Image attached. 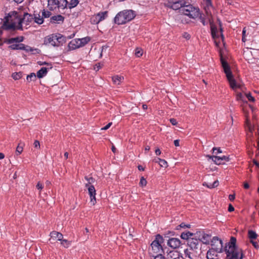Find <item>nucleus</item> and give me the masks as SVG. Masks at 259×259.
I'll return each mask as SVG.
<instances>
[{
    "label": "nucleus",
    "instance_id": "f257e3e1",
    "mask_svg": "<svg viewBox=\"0 0 259 259\" xmlns=\"http://www.w3.org/2000/svg\"><path fill=\"white\" fill-rule=\"evenodd\" d=\"M2 23L1 28L6 30H23V25H30L33 22L32 14L24 12L22 16H19L16 11L9 12L4 18L1 19Z\"/></svg>",
    "mask_w": 259,
    "mask_h": 259
},
{
    "label": "nucleus",
    "instance_id": "f03ea898",
    "mask_svg": "<svg viewBox=\"0 0 259 259\" xmlns=\"http://www.w3.org/2000/svg\"><path fill=\"white\" fill-rule=\"evenodd\" d=\"M136 12L132 10H124L118 13L114 19L117 25H123L131 21L136 17Z\"/></svg>",
    "mask_w": 259,
    "mask_h": 259
},
{
    "label": "nucleus",
    "instance_id": "7ed1b4c3",
    "mask_svg": "<svg viewBox=\"0 0 259 259\" xmlns=\"http://www.w3.org/2000/svg\"><path fill=\"white\" fill-rule=\"evenodd\" d=\"M222 67L223 71L226 74L230 88L235 91H236L237 89L243 91V87L241 84L237 83L236 80L234 79L233 72L235 69L234 68L231 67H233V66H222Z\"/></svg>",
    "mask_w": 259,
    "mask_h": 259
},
{
    "label": "nucleus",
    "instance_id": "20e7f679",
    "mask_svg": "<svg viewBox=\"0 0 259 259\" xmlns=\"http://www.w3.org/2000/svg\"><path fill=\"white\" fill-rule=\"evenodd\" d=\"M164 242L163 237L160 234H157L154 240L151 243V251L150 252L151 256L153 254H162L164 252L162 244Z\"/></svg>",
    "mask_w": 259,
    "mask_h": 259
},
{
    "label": "nucleus",
    "instance_id": "39448f33",
    "mask_svg": "<svg viewBox=\"0 0 259 259\" xmlns=\"http://www.w3.org/2000/svg\"><path fill=\"white\" fill-rule=\"evenodd\" d=\"M181 13L192 19H196L200 15V10L198 7L191 4H186L181 9Z\"/></svg>",
    "mask_w": 259,
    "mask_h": 259
},
{
    "label": "nucleus",
    "instance_id": "423d86ee",
    "mask_svg": "<svg viewBox=\"0 0 259 259\" xmlns=\"http://www.w3.org/2000/svg\"><path fill=\"white\" fill-rule=\"evenodd\" d=\"M236 238L235 237H232L230 242L229 243L228 249H225V251L227 254L226 259L239 258V252L236 250Z\"/></svg>",
    "mask_w": 259,
    "mask_h": 259
},
{
    "label": "nucleus",
    "instance_id": "0eeeda50",
    "mask_svg": "<svg viewBox=\"0 0 259 259\" xmlns=\"http://www.w3.org/2000/svg\"><path fill=\"white\" fill-rule=\"evenodd\" d=\"M10 45L9 46V48L11 50H24L26 52H31L32 54H34V51H37L36 49H34L32 48L26 46L23 44H10Z\"/></svg>",
    "mask_w": 259,
    "mask_h": 259
},
{
    "label": "nucleus",
    "instance_id": "6e6552de",
    "mask_svg": "<svg viewBox=\"0 0 259 259\" xmlns=\"http://www.w3.org/2000/svg\"><path fill=\"white\" fill-rule=\"evenodd\" d=\"M187 3L184 0H176L175 1H169L168 3V6L173 10H180V12L181 13V9Z\"/></svg>",
    "mask_w": 259,
    "mask_h": 259
},
{
    "label": "nucleus",
    "instance_id": "1a4fd4ad",
    "mask_svg": "<svg viewBox=\"0 0 259 259\" xmlns=\"http://www.w3.org/2000/svg\"><path fill=\"white\" fill-rule=\"evenodd\" d=\"M212 249L215 250L218 252H221L223 249V242L217 237H213L211 241Z\"/></svg>",
    "mask_w": 259,
    "mask_h": 259
},
{
    "label": "nucleus",
    "instance_id": "9d476101",
    "mask_svg": "<svg viewBox=\"0 0 259 259\" xmlns=\"http://www.w3.org/2000/svg\"><path fill=\"white\" fill-rule=\"evenodd\" d=\"M85 187L88 188L89 194L91 198V202L94 205L96 203V190L95 187L92 185L85 184Z\"/></svg>",
    "mask_w": 259,
    "mask_h": 259
},
{
    "label": "nucleus",
    "instance_id": "9b49d317",
    "mask_svg": "<svg viewBox=\"0 0 259 259\" xmlns=\"http://www.w3.org/2000/svg\"><path fill=\"white\" fill-rule=\"evenodd\" d=\"M167 245L172 249H177L180 247L181 241L178 238H171L168 240Z\"/></svg>",
    "mask_w": 259,
    "mask_h": 259
},
{
    "label": "nucleus",
    "instance_id": "f8f14e48",
    "mask_svg": "<svg viewBox=\"0 0 259 259\" xmlns=\"http://www.w3.org/2000/svg\"><path fill=\"white\" fill-rule=\"evenodd\" d=\"M195 237H198L200 241H202L204 244H209L210 240V236L208 234L204 233L203 232H197L195 234Z\"/></svg>",
    "mask_w": 259,
    "mask_h": 259
},
{
    "label": "nucleus",
    "instance_id": "ddd939ff",
    "mask_svg": "<svg viewBox=\"0 0 259 259\" xmlns=\"http://www.w3.org/2000/svg\"><path fill=\"white\" fill-rule=\"evenodd\" d=\"M206 157H208L209 159H211L215 164L218 165L222 164V161L223 160L229 161L230 160L229 156H210L208 155L206 156Z\"/></svg>",
    "mask_w": 259,
    "mask_h": 259
},
{
    "label": "nucleus",
    "instance_id": "4468645a",
    "mask_svg": "<svg viewBox=\"0 0 259 259\" xmlns=\"http://www.w3.org/2000/svg\"><path fill=\"white\" fill-rule=\"evenodd\" d=\"M200 241L196 238L192 237L188 241V245L192 249H198L199 246Z\"/></svg>",
    "mask_w": 259,
    "mask_h": 259
},
{
    "label": "nucleus",
    "instance_id": "2eb2a0df",
    "mask_svg": "<svg viewBox=\"0 0 259 259\" xmlns=\"http://www.w3.org/2000/svg\"><path fill=\"white\" fill-rule=\"evenodd\" d=\"M51 238L50 241L51 243H53V241L55 240L60 241L63 238V235L62 233L52 231L50 233Z\"/></svg>",
    "mask_w": 259,
    "mask_h": 259
},
{
    "label": "nucleus",
    "instance_id": "dca6fc26",
    "mask_svg": "<svg viewBox=\"0 0 259 259\" xmlns=\"http://www.w3.org/2000/svg\"><path fill=\"white\" fill-rule=\"evenodd\" d=\"M33 15V22L38 25L42 24L44 22L43 16L40 15V12H34Z\"/></svg>",
    "mask_w": 259,
    "mask_h": 259
},
{
    "label": "nucleus",
    "instance_id": "f3484780",
    "mask_svg": "<svg viewBox=\"0 0 259 259\" xmlns=\"http://www.w3.org/2000/svg\"><path fill=\"white\" fill-rule=\"evenodd\" d=\"M81 43L79 39L72 40L68 44V48L70 50H73L81 47Z\"/></svg>",
    "mask_w": 259,
    "mask_h": 259
},
{
    "label": "nucleus",
    "instance_id": "a211bd4d",
    "mask_svg": "<svg viewBox=\"0 0 259 259\" xmlns=\"http://www.w3.org/2000/svg\"><path fill=\"white\" fill-rule=\"evenodd\" d=\"M23 40V36H17L8 38L5 40V42L7 44H20L22 42Z\"/></svg>",
    "mask_w": 259,
    "mask_h": 259
},
{
    "label": "nucleus",
    "instance_id": "6ab92c4d",
    "mask_svg": "<svg viewBox=\"0 0 259 259\" xmlns=\"http://www.w3.org/2000/svg\"><path fill=\"white\" fill-rule=\"evenodd\" d=\"M208 21H209L210 25V30H211V34L212 35V37L213 38H215L217 37H218L219 35L218 34V30L216 26H215L213 23L212 21L211 20L210 17H209L208 18Z\"/></svg>",
    "mask_w": 259,
    "mask_h": 259
},
{
    "label": "nucleus",
    "instance_id": "aec40b11",
    "mask_svg": "<svg viewBox=\"0 0 259 259\" xmlns=\"http://www.w3.org/2000/svg\"><path fill=\"white\" fill-rule=\"evenodd\" d=\"M56 34H52L47 38V42L53 46H59Z\"/></svg>",
    "mask_w": 259,
    "mask_h": 259
},
{
    "label": "nucleus",
    "instance_id": "412c9836",
    "mask_svg": "<svg viewBox=\"0 0 259 259\" xmlns=\"http://www.w3.org/2000/svg\"><path fill=\"white\" fill-rule=\"evenodd\" d=\"M64 20V17L61 15H57L53 16L51 17L50 22L52 23H55L56 22L60 23V22H63Z\"/></svg>",
    "mask_w": 259,
    "mask_h": 259
},
{
    "label": "nucleus",
    "instance_id": "4be33fe9",
    "mask_svg": "<svg viewBox=\"0 0 259 259\" xmlns=\"http://www.w3.org/2000/svg\"><path fill=\"white\" fill-rule=\"evenodd\" d=\"M167 259H184L183 256L178 251H170Z\"/></svg>",
    "mask_w": 259,
    "mask_h": 259
},
{
    "label": "nucleus",
    "instance_id": "5701e85b",
    "mask_svg": "<svg viewBox=\"0 0 259 259\" xmlns=\"http://www.w3.org/2000/svg\"><path fill=\"white\" fill-rule=\"evenodd\" d=\"M49 70V68H47L46 67H42L40 70H39L37 72L36 74L37 78H41L46 76Z\"/></svg>",
    "mask_w": 259,
    "mask_h": 259
},
{
    "label": "nucleus",
    "instance_id": "b1692460",
    "mask_svg": "<svg viewBox=\"0 0 259 259\" xmlns=\"http://www.w3.org/2000/svg\"><path fill=\"white\" fill-rule=\"evenodd\" d=\"M123 77L120 75H115L112 77V80L113 83L115 85H119L121 82L123 80Z\"/></svg>",
    "mask_w": 259,
    "mask_h": 259
},
{
    "label": "nucleus",
    "instance_id": "393cba45",
    "mask_svg": "<svg viewBox=\"0 0 259 259\" xmlns=\"http://www.w3.org/2000/svg\"><path fill=\"white\" fill-rule=\"evenodd\" d=\"M217 251L213 249L209 250L206 254L207 259H218L217 258V255L216 254Z\"/></svg>",
    "mask_w": 259,
    "mask_h": 259
},
{
    "label": "nucleus",
    "instance_id": "a878e982",
    "mask_svg": "<svg viewBox=\"0 0 259 259\" xmlns=\"http://www.w3.org/2000/svg\"><path fill=\"white\" fill-rule=\"evenodd\" d=\"M56 4L58 8H67L68 1L67 0H56Z\"/></svg>",
    "mask_w": 259,
    "mask_h": 259
},
{
    "label": "nucleus",
    "instance_id": "bb28decb",
    "mask_svg": "<svg viewBox=\"0 0 259 259\" xmlns=\"http://www.w3.org/2000/svg\"><path fill=\"white\" fill-rule=\"evenodd\" d=\"M48 7L51 11H53L57 8L56 0H48Z\"/></svg>",
    "mask_w": 259,
    "mask_h": 259
},
{
    "label": "nucleus",
    "instance_id": "cd10ccee",
    "mask_svg": "<svg viewBox=\"0 0 259 259\" xmlns=\"http://www.w3.org/2000/svg\"><path fill=\"white\" fill-rule=\"evenodd\" d=\"M79 3V0H70L69 2H68L67 8H69V9L74 8L77 6Z\"/></svg>",
    "mask_w": 259,
    "mask_h": 259
},
{
    "label": "nucleus",
    "instance_id": "c85d7f7f",
    "mask_svg": "<svg viewBox=\"0 0 259 259\" xmlns=\"http://www.w3.org/2000/svg\"><path fill=\"white\" fill-rule=\"evenodd\" d=\"M97 16V17L99 19V20L101 22L104 19H105L108 16V12L107 11H104V12H100L97 14H96Z\"/></svg>",
    "mask_w": 259,
    "mask_h": 259
},
{
    "label": "nucleus",
    "instance_id": "c756f323",
    "mask_svg": "<svg viewBox=\"0 0 259 259\" xmlns=\"http://www.w3.org/2000/svg\"><path fill=\"white\" fill-rule=\"evenodd\" d=\"M57 36V38L58 40V42L59 43V46L62 45L64 43H65L66 41V37L61 34H56Z\"/></svg>",
    "mask_w": 259,
    "mask_h": 259
},
{
    "label": "nucleus",
    "instance_id": "7c9ffc66",
    "mask_svg": "<svg viewBox=\"0 0 259 259\" xmlns=\"http://www.w3.org/2000/svg\"><path fill=\"white\" fill-rule=\"evenodd\" d=\"M194 234L190 232H183L182 233L181 235V237L182 239L184 240H189L191 238V237L193 236Z\"/></svg>",
    "mask_w": 259,
    "mask_h": 259
},
{
    "label": "nucleus",
    "instance_id": "2f4dec72",
    "mask_svg": "<svg viewBox=\"0 0 259 259\" xmlns=\"http://www.w3.org/2000/svg\"><path fill=\"white\" fill-rule=\"evenodd\" d=\"M154 161L157 163H159L160 166L163 167H166L168 166L167 162L164 159H162L159 158L154 159Z\"/></svg>",
    "mask_w": 259,
    "mask_h": 259
},
{
    "label": "nucleus",
    "instance_id": "473e14b6",
    "mask_svg": "<svg viewBox=\"0 0 259 259\" xmlns=\"http://www.w3.org/2000/svg\"><path fill=\"white\" fill-rule=\"evenodd\" d=\"M37 78V75L34 73H31L30 74L28 75L26 77V80L28 82H30L31 81H34L36 80Z\"/></svg>",
    "mask_w": 259,
    "mask_h": 259
},
{
    "label": "nucleus",
    "instance_id": "72a5a7b5",
    "mask_svg": "<svg viewBox=\"0 0 259 259\" xmlns=\"http://www.w3.org/2000/svg\"><path fill=\"white\" fill-rule=\"evenodd\" d=\"M24 146V143L22 142H20L18 144V145L16 148V153L17 155H20V154L22 153V152H23V150Z\"/></svg>",
    "mask_w": 259,
    "mask_h": 259
},
{
    "label": "nucleus",
    "instance_id": "f704fd0d",
    "mask_svg": "<svg viewBox=\"0 0 259 259\" xmlns=\"http://www.w3.org/2000/svg\"><path fill=\"white\" fill-rule=\"evenodd\" d=\"M219 182L218 180L215 181L212 183H209L208 184L205 183L203 184V186H206L207 188L211 189L217 187L219 185Z\"/></svg>",
    "mask_w": 259,
    "mask_h": 259
},
{
    "label": "nucleus",
    "instance_id": "c9c22d12",
    "mask_svg": "<svg viewBox=\"0 0 259 259\" xmlns=\"http://www.w3.org/2000/svg\"><path fill=\"white\" fill-rule=\"evenodd\" d=\"M60 241H61V244L65 248L69 247L71 245V241H69L66 239H63V238Z\"/></svg>",
    "mask_w": 259,
    "mask_h": 259
},
{
    "label": "nucleus",
    "instance_id": "e433bc0d",
    "mask_svg": "<svg viewBox=\"0 0 259 259\" xmlns=\"http://www.w3.org/2000/svg\"><path fill=\"white\" fill-rule=\"evenodd\" d=\"M12 77L15 80H18L22 77V73L21 72H14L12 74Z\"/></svg>",
    "mask_w": 259,
    "mask_h": 259
},
{
    "label": "nucleus",
    "instance_id": "4c0bfd02",
    "mask_svg": "<svg viewBox=\"0 0 259 259\" xmlns=\"http://www.w3.org/2000/svg\"><path fill=\"white\" fill-rule=\"evenodd\" d=\"M248 237L250 239H255L257 237V234L256 233L252 231V230H249L248 232Z\"/></svg>",
    "mask_w": 259,
    "mask_h": 259
},
{
    "label": "nucleus",
    "instance_id": "58836bf2",
    "mask_svg": "<svg viewBox=\"0 0 259 259\" xmlns=\"http://www.w3.org/2000/svg\"><path fill=\"white\" fill-rule=\"evenodd\" d=\"M51 13L50 11L47 10H43L41 12L42 16H43V19L46 18H49L51 15Z\"/></svg>",
    "mask_w": 259,
    "mask_h": 259
},
{
    "label": "nucleus",
    "instance_id": "ea45409f",
    "mask_svg": "<svg viewBox=\"0 0 259 259\" xmlns=\"http://www.w3.org/2000/svg\"><path fill=\"white\" fill-rule=\"evenodd\" d=\"M79 40H80V42H81V47H83L90 40V38L88 37H86L79 39Z\"/></svg>",
    "mask_w": 259,
    "mask_h": 259
},
{
    "label": "nucleus",
    "instance_id": "a19ab883",
    "mask_svg": "<svg viewBox=\"0 0 259 259\" xmlns=\"http://www.w3.org/2000/svg\"><path fill=\"white\" fill-rule=\"evenodd\" d=\"M91 22L92 24H97L100 22L96 15H94L91 19Z\"/></svg>",
    "mask_w": 259,
    "mask_h": 259
},
{
    "label": "nucleus",
    "instance_id": "79ce46f5",
    "mask_svg": "<svg viewBox=\"0 0 259 259\" xmlns=\"http://www.w3.org/2000/svg\"><path fill=\"white\" fill-rule=\"evenodd\" d=\"M236 98L237 101H241L244 102H245L244 97L241 93L237 92L236 93Z\"/></svg>",
    "mask_w": 259,
    "mask_h": 259
},
{
    "label": "nucleus",
    "instance_id": "37998d69",
    "mask_svg": "<svg viewBox=\"0 0 259 259\" xmlns=\"http://www.w3.org/2000/svg\"><path fill=\"white\" fill-rule=\"evenodd\" d=\"M143 53V51L140 48H137L135 50V54L137 57H141Z\"/></svg>",
    "mask_w": 259,
    "mask_h": 259
},
{
    "label": "nucleus",
    "instance_id": "c03bdc74",
    "mask_svg": "<svg viewBox=\"0 0 259 259\" xmlns=\"http://www.w3.org/2000/svg\"><path fill=\"white\" fill-rule=\"evenodd\" d=\"M84 179L88 182V183H87L86 184L92 185V184L94 183L95 182V179L92 177H89L85 176L84 177Z\"/></svg>",
    "mask_w": 259,
    "mask_h": 259
},
{
    "label": "nucleus",
    "instance_id": "a18cd8bd",
    "mask_svg": "<svg viewBox=\"0 0 259 259\" xmlns=\"http://www.w3.org/2000/svg\"><path fill=\"white\" fill-rule=\"evenodd\" d=\"M199 19L200 20L202 24L205 26L207 24L208 21H206L205 18L202 16L201 14L200 13V15L198 16Z\"/></svg>",
    "mask_w": 259,
    "mask_h": 259
},
{
    "label": "nucleus",
    "instance_id": "49530a36",
    "mask_svg": "<svg viewBox=\"0 0 259 259\" xmlns=\"http://www.w3.org/2000/svg\"><path fill=\"white\" fill-rule=\"evenodd\" d=\"M139 184L142 187H144L146 185L147 181L144 177H141Z\"/></svg>",
    "mask_w": 259,
    "mask_h": 259
},
{
    "label": "nucleus",
    "instance_id": "de8ad7c7",
    "mask_svg": "<svg viewBox=\"0 0 259 259\" xmlns=\"http://www.w3.org/2000/svg\"><path fill=\"white\" fill-rule=\"evenodd\" d=\"M245 96L246 97V98L248 99V100L249 101H251V102H254L255 101V99L254 97H253L251 94L250 93H247V94H245Z\"/></svg>",
    "mask_w": 259,
    "mask_h": 259
},
{
    "label": "nucleus",
    "instance_id": "09e8293b",
    "mask_svg": "<svg viewBox=\"0 0 259 259\" xmlns=\"http://www.w3.org/2000/svg\"><path fill=\"white\" fill-rule=\"evenodd\" d=\"M152 256L154 257V259H165V257L162 254L157 255L153 254Z\"/></svg>",
    "mask_w": 259,
    "mask_h": 259
},
{
    "label": "nucleus",
    "instance_id": "8fccbe9b",
    "mask_svg": "<svg viewBox=\"0 0 259 259\" xmlns=\"http://www.w3.org/2000/svg\"><path fill=\"white\" fill-rule=\"evenodd\" d=\"M220 60L222 65H229L226 60H225V59L223 58L222 54H220Z\"/></svg>",
    "mask_w": 259,
    "mask_h": 259
},
{
    "label": "nucleus",
    "instance_id": "3c124183",
    "mask_svg": "<svg viewBox=\"0 0 259 259\" xmlns=\"http://www.w3.org/2000/svg\"><path fill=\"white\" fill-rule=\"evenodd\" d=\"M212 152L213 153H214L215 154H217L218 153H222V151L220 149V148H215V147H214L212 149Z\"/></svg>",
    "mask_w": 259,
    "mask_h": 259
},
{
    "label": "nucleus",
    "instance_id": "603ef678",
    "mask_svg": "<svg viewBox=\"0 0 259 259\" xmlns=\"http://www.w3.org/2000/svg\"><path fill=\"white\" fill-rule=\"evenodd\" d=\"M34 147L37 149L40 148V143L38 140H35L33 143Z\"/></svg>",
    "mask_w": 259,
    "mask_h": 259
},
{
    "label": "nucleus",
    "instance_id": "864d4df0",
    "mask_svg": "<svg viewBox=\"0 0 259 259\" xmlns=\"http://www.w3.org/2000/svg\"><path fill=\"white\" fill-rule=\"evenodd\" d=\"M184 253L186 256L190 258H191L190 254L191 252L189 251L188 249H186L184 250Z\"/></svg>",
    "mask_w": 259,
    "mask_h": 259
},
{
    "label": "nucleus",
    "instance_id": "5fc2aeb1",
    "mask_svg": "<svg viewBox=\"0 0 259 259\" xmlns=\"http://www.w3.org/2000/svg\"><path fill=\"white\" fill-rule=\"evenodd\" d=\"M186 227L188 228V227H189V226L188 225H185L184 223H181L180 225H179L177 227V229L179 230V229H180V228H185Z\"/></svg>",
    "mask_w": 259,
    "mask_h": 259
},
{
    "label": "nucleus",
    "instance_id": "6e6d98bb",
    "mask_svg": "<svg viewBox=\"0 0 259 259\" xmlns=\"http://www.w3.org/2000/svg\"><path fill=\"white\" fill-rule=\"evenodd\" d=\"M112 124V122H109L106 126L101 128V130H107L111 126Z\"/></svg>",
    "mask_w": 259,
    "mask_h": 259
},
{
    "label": "nucleus",
    "instance_id": "4d7b16f0",
    "mask_svg": "<svg viewBox=\"0 0 259 259\" xmlns=\"http://www.w3.org/2000/svg\"><path fill=\"white\" fill-rule=\"evenodd\" d=\"M36 187L39 190H41L44 188L42 184L39 182L37 183Z\"/></svg>",
    "mask_w": 259,
    "mask_h": 259
},
{
    "label": "nucleus",
    "instance_id": "13d9d810",
    "mask_svg": "<svg viewBox=\"0 0 259 259\" xmlns=\"http://www.w3.org/2000/svg\"><path fill=\"white\" fill-rule=\"evenodd\" d=\"M169 121L170 122L174 125H176L178 123L177 120L175 118H170Z\"/></svg>",
    "mask_w": 259,
    "mask_h": 259
},
{
    "label": "nucleus",
    "instance_id": "bf43d9fd",
    "mask_svg": "<svg viewBox=\"0 0 259 259\" xmlns=\"http://www.w3.org/2000/svg\"><path fill=\"white\" fill-rule=\"evenodd\" d=\"M183 36L187 39H189L190 38V34L189 33H188L187 32H184L183 35Z\"/></svg>",
    "mask_w": 259,
    "mask_h": 259
},
{
    "label": "nucleus",
    "instance_id": "052dcab7",
    "mask_svg": "<svg viewBox=\"0 0 259 259\" xmlns=\"http://www.w3.org/2000/svg\"><path fill=\"white\" fill-rule=\"evenodd\" d=\"M245 32H246V31L245 30V28H244L242 31V40L243 42H245L246 41V39L245 37Z\"/></svg>",
    "mask_w": 259,
    "mask_h": 259
},
{
    "label": "nucleus",
    "instance_id": "680f3d73",
    "mask_svg": "<svg viewBox=\"0 0 259 259\" xmlns=\"http://www.w3.org/2000/svg\"><path fill=\"white\" fill-rule=\"evenodd\" d=\"M234 210V207L233 206V205L232 204H230L229 205V207H228V211L229 212H232Z\"/></svg>",
    "mask_w": 259,
    "mask_h": 259
},
{
    "label": "nucleus",
    "instance_id": "e2e57ef3",
    "mask_svg": "<svg viewBox=\"0 0 259 259\" xmlns=\"http://www.w3.org/2000/svg\"><path fill=\"white\" fill-rule=\"evenodd\" d=\"M235 198V196L234 194H230L229 196V199L230 201H233Z\"/></svg>",
    "mask_w": 259,
    "mask_h": 259
},
{
    "label": "nucleus",
    "instance_id": "0e129e2a",
    "mask_svg": "<svg viewBox=\"0 0 259 259\" xmlns=\"http://www.w3.org/2000/svg\"><path fill=\"white\" fill-rule=\"evenodd\" d=\"M174 145L175 146L178 147L180 146L179 143L180 140H175L174 142Z\"/></svg>",
    "mask_w": 259,
    "mask_h": 259
},
{
    "label": "nucleus",
    "instance_id": "69168bd1",
    "mask_svg": "<svg viewBox=\"0 0 259 259\" xmlns=\"http://www.w3.org/2000/svg\"><path fill=\"white\" fill-rule=\"evenodd\" d=\"M243 187H244V189H248L249 188V184L245 182L244 183Z\"/></svg>",
    "mask_w": 259,
    "mask_h": 259
},
{
    "label": "nucleus",
    "instance_id": "338daca9",
    "mask_svg": "<svg viewBox=\"0 0 259 259\" xmlns=\"http://www.w3.org/2000/svg\"><path fill=\"white\" fill-rule=\"evenodd\" d=\"M102 66H97L96 67H94V69L96 71H97L98 70H99L100 69H101V67Z\"/></svg>",
    "mask_w": 259,
    "mask_h": 259
},
{
    "label": "nucleus",
    "instance_id": "774afa93",
    "mask_svg": "<svg viewBox=\"0 0 259 259\" xmlns=\"http://www.w3.org/2000/svg\"><path fill=\"white\" fill-rule=\"evenodd\" d=\"M253 163L257 167H259V162L255 160H253Z\"/></svg>",
    "mask_w": 259,
    "mask_h": 259
}]
</instances>
